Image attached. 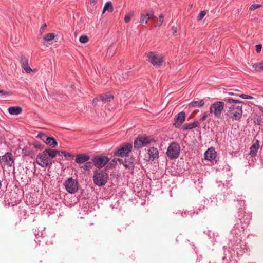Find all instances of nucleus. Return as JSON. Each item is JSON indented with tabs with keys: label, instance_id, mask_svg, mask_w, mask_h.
Wrapping results in <instances>:
<instances>
[{
	"label": "nucleus",
	"instance_id": "nucleus-18",
	"mask_svg": "<svg viewBox=\"0 0 263 263\" xmlns=\"http://www.w3.org/2000/svg\"><path fill=\"white\" fill-rule=\"evenodd\" d=\"M114 98V96L110 92H107L104 95H100V101L103 103L109 102L111 100H113Z\"/></svg>",
	"mask_w": 263,
	"mask_h": 263
},
{
	"label": "nucleus",
	"instance_id": "nucleus-15",
	"mask_svg": "<svg viewBox=\"0 0 263 263\" xmlns=\"http://www.w3.org/2000/svg\"><path fill=\"white\" fill-rule=\"evenodd\" d=\"M259 148V141L257 139H255L254 143L250 148V155L252 157H255L257 155V153Z\"/></svg>",
	"mask_w": 263,
	"mask_h": 263
},
{
	"label": "nucleus",
	"instance_id": "nucleus-50",
	"mask_svg": "<svg viewBox=\"0 0 263 263\" xmlns=\"http://www.w3.org/2000/svg\"><path fill=\"white\" fill-rule=\"evenodd\" d=\"M47 27V25L46 24H44L40 28V32H41V33H42L44 31V29H45V28Z\"/></svg>",
	"mask_w": 263,
	"mask_h": 263
},
{
	"label": "nucleus",
	"instance_id": "nucleus-48",
	"mask_svg": "<svg viewBox=\"0 0 263 263\" xmlns=\"http://www.w3.org/2000/svg\"><path fill=\"white\" fill-rule=\"evenodd\" d=\"M171 30L172 31V33L173 34H175L177 32V28L175 26H172L171 28Z\"/></svg>",
	"mask_w": 263,
	"mask_h": 263
},
{
	"label": "nucleus",
	"instance_id": "nucleus-46",
	"mask_svg": "<svg viewBox=\"0 0 263 263\" xmlns=\"http://www.w3.org/2000/svg\"><path fill=\"white\" fill-rule=\"evenodd\" d=\"M262 48L261 44H258L256 45V51L257 53H260Z\"/></svg>",
	"mask_w": 263,
	"mask_h": 263
},
{
	"label": "nucleus",
	"instance_id": "nucleus-5",
	"mask_svg": "<svg viewBox=\"0 0 263 263\" xmlns=\"http://www.w3.org/2000/svg\"><path fill=\"white\" fill-rule=\"evenodd\" d=\"M180 146L176 142H172L168 147L166 152L167 156L171 160L177 158L180 154Z\"/></svg>",
	"mask_w": 263,
	"mask_h": 263
},
{
	"label": "nucleus",
	"instance_id": "nucleus-25",
	"mask_svg": "<svg viewBox=\"0 0 263 263\" xmlns=\"http://www.w3.org/2000/svg\"><path fill=\"white\" fill-rule=\"evenodd\" d=\"M108 11L109 12H112L113 11V7L111 2L108 1L106 2L104 6L103 13L105 11Z\"/></svg>",
	"mask_w": 263,
	"mask_h": 263
},
{
	"label": "nucleus",
	"instance_id": "nucleus-27",
	"mask_svg": "<svg viewBox=\"0 0 263 263\" xmlns=\"http://www.w3.org/2000/svg\"><path fill=\"white\" fill-rule=\"evenodd\" d=\"M154 14V12L152 9H149L146 11L145 15L147 17V20L145 21V24L147 23L148 20H152L153 18Z\"/></svg>",
	"mask_w": 263,
	"mask_h": 263
},
{
	"label": "nucleus",
	"instance_id": "nucleus-23",
	"mask_svg": "<svg viewBox=\"0 0 263 263\" xmlns=\"http://www.w3.org/2000/svg\"><path fill=\"white\" fill-rule=\"evenodd\" d=\"M55 37V34L54 33H50L46 34L44 38L43 44L44 45L47 46L48 45L46 44V42H49L53 40Z\"/></svg>",
	"mask_w": 263,
	"mask_h": 263
},
{
	"label": "nucleus",
	"instance_id": "nucleus-36",
	"mask_svg": "<svg viewBox=\"0 0 263 263\" xmlns=\"http://www.w3.org/2000/svg\"><path fill=\"white\" fill-rule=\"evenodd\" d=\"M20 62L21 65H24L28 63V60L26 58V57L24 55H21L20 57Z\"/></svg>",
	"mask_w": 263,
	"mask_h": 263
},
{
	"label": "nucleus",
	"instance_id": "nucleus-31",
	"mask_svg": "<svg viewBox=\"0 0 263 263\" xmlns=\"http://www.w3.org/2000/svg\"><path fill=\"white\" fill-rule=\"evenodd\" d=\"M93 162L90 161H87L86 163L81 167V168H83L85 171H88L90 168L92 167Z\"/></svg>",
	"mask_w": 263,
	"mask_h": 263
},
{
	"label": "nucleus",
	"instance_id": "nucleus-52",
	"mask_svg": "<svg viewBox=\"0 0 263 263\" xmlns=\"http://www.w3.org/2000/svg\"><path fill=\"white\" fill-rule=\"evenodd\" d=\"M246 220H247V222H246V225H248V224H249V222H250V219L247 218L246 219Z\"/></svg>",
	"mask_w": 263,
	"mask_h": 263
},
{
	"label": "nucleus",
	"instance_id": "nucleus-7",
	"mask_svg": "<svg viewBox=\"0 0 263 263\" xmlns=\"http://www.w3.org/2000/svg\"><path fill=\"white\" fill-rule=\"evenodd\" d=\"M147 60L154 66H160L163 62V58L154 52H149L147 54Z\"/></svg>",
	"mask_w": 263,
	"mask_h": 263
},
{
	"label": "nucleus",
	"instance_id": "nucleus-32",
	"mask_svg": "<svg viewBox=\"0 0 263 263\" xmlns=\"http://www.w3.org/2000/svg\"><path fill=\"white\" fill-rule=\"evenodd\" d=\"M254 119H256L254 121L255 125H260L263 123V118L261 116H257V118H254Z\"/></svg>",
	"mask_w": 263,
	"mask_h": 263
},
{
	"label": "nucleus",
	"instance_id": "nucleus-44",
	"mask_svg": "<svg viewBox=\"0 0 263 263\" xmlns=\"http://www.w3.org/2000/svg\"><path fill=\"white\" fill-rule=\"evenodd\" d=\"M100 101V95L98 96V97H96L95 98H93V101H92V104L94 106H96L97 105V102L98 101Z\"/></svg>",
	"mask_w": 263,
	"mask_h": 263
},
{
	"label": "nucleus",
	"instance_id": "nucleus-37",
	"mask_svg": "<svg viewBox=\"0 0 263 263\" xmlns=\"http://www.w3.org/2000/svg\"><path fill=\"white\" fill-rule=\"evenodd\" d=\"M88 41L89 39L86 35H81L79 38V41L82 43H86Z\"/></svg>",
	"mask_w": 263,
	"mask_h": 263
},
{
	"label": "nucleus",
	"instance_id": "nucleus-41",
	"mask_svg": "<svg viewBox=\"0 0 263 263\" xmlns=\"http://www.w3.org/2000/svg\"><path fill=\"white\" fill-rule=\"evenodd\" d=\"M261 7V5H255V4H253V5H252L250 7V8L249 9L251 11H253V10H255V9H256L257 8H259Z\"/></svg>",
	"mask_w": 263,
	"mask_h": 263
},
{
	"label": "nucleus",
	"instance_id": "nucleus-4",
	"mask_svg": "<svg viewBox=\"0 0 263 263\" xmlns=\"http://www.w3.org/2000/svg\"><path fill=\"white\" fill-rule=\"evenodd\" d=\"M133 145L130 143H122L114 152V155L119 157H127L132 151Z\"/></svg>",
	"mask_w": 263,
	"mask_h": 263
},
{
	"label": "nucleus",
	"instance_id": "nucleus-24",
	"mask_svg": "<svg viewBox=\"0 0 263 263\" xmlns=\"http://www.w3.org/2000/svg\"><path fill=\"white\" fill-rule=\"evenodd\" d=\"M45 152L47 153L48 156L51 158H54L57 154L59 155V150L53 149L50 148H46Z\"/></svg>",
	"mask_w": 263,
	"mask_h": 263
},
{
	"label": "nucleus",
	"instance_id": "nucleus-8",
	"mask_svg": "<svg viewBox=\"0 0 263 263\" xmlns=\"http://www.w3.org/2000/svg\"><path fill=\"white\" fill-rule=\"evenodd\" d=\"M66 190L69 193L73 194L78 190V182L72 177L68 178L64 183Z\"/></svg>",
	"mask_w": 263,
	"mask_h": 263
},
{
	"label": "nucleus",
	"instance_id": "nucleus-30",
	"mask_svg": "<svg viewBox=\"0 0 263 263\" xmlns=\"http://www.w3.org/2000/svg\"><path fill=\"white\" fill-rule=\"evenodd\" d=\"M59 155H63L65 157H70L72 159H73L74 157V156L72 154H71L68 152H67L65 151H62V150L59 151Z\"/></svg>",
	"mask_w": 263,
	"mask_h": 263
},
{
	"label": "nucleus",
	"instance_id": "nucleus-19",
	"mask_svg": "<svg viewBox=\"0 0 263 263\" xmlns=\"http://www.w3.org/2000/svg\"><path fill=\"white\" fill-rule=\"evenodd\" d=\"M148 154L149 155V159L151 160H154L156 158H158L159 153L156 148L154 147H151L148 150Z\"/></svg>",
	"mask_w": 263,
	"mask_h": 263
},
{
	"label": "nucleus",
	"instance_id": "nucleus-35",
	"mask_svg": "<svg viewBox=\"0 0 263 263\" xmlns=\"http://www.w3.org/2000/svg\"><path fill=\"white\" fill-rule=\"evenodd\" d=\"M47 136L44 134L43 133L40 132L36 136V138L41 139L44 142L46 141V138H47Z\"/></svg>",
	"mask_w": 263,
	"mask_h": 263
},
{
	"label": "nucleus",
	"instance_id": "nucleus-45",
	"mask_svg": "<svg viewBox=\"0 0 263 263\" xmlns=\"http://www.w3.org/2000/svg\"><path fill=\"white\" fill-rule=\"evenodd\" d=\"M40 154L41 155V157H43L44 159H49V156L47 153L45 152V149L43 151L42 153H40Z\"/></svg>",
	"mask_w": 263,
	"mask_h": 263
},
{
	"label": "nucleus",
	"instance_id": "nucleus-51",
	"mask_svg": "<svg viewBox=\"0 0 263 263\" xmlns=\"http://www.w3.org/2000/svg\"><path fill=\"white\" fill-rule=\"evenodd\" d=\"M8 94H9V92L5 91L2 90H0V96L6 95H8Z\"/></svg>",
	"mask_w": 263,
	"mask_h": 263
},
{
	"label": "nucleus",
	"instance_id": "nucleus-55",
	"mask_svg": "<svg viewBox=\"0 0 263 263\" xmlns=\"http://www.w3.org/2000/svg\"><path fill=\"white\" fill-rule=\"evenodd\" d=\"M111 50V48H109L108 50H107V53L109 52V51Z\"/></svg>",
	"mask_w": 263,
	"mask_h": 263
},
{
	"label": "nucleus",
	"instance_id": "nucleus-2",
	"mask_svg": "<svg viewBox=\"0 0 263 263\" xmlns=\"http://www.w3.org/2000/svg\"><path fill=\"white\" fill-rule=\"evenodd\" d=\"M228 116L232 120L240 121L242 115V105H232L229 107Z\"/></svg>",
	"mask_w": 263,
	"mask_h": 263
},
{
	"label": "nucleus",
	"instance_id": "nucleus-33",
	"mask_svg": "<svg viewBox=\"0 0 263 263\" xmlns=\"http://www.w3.org/2000/svg\"><path fill=\"white\" fill-rule=\"evenodd\" d=\"M22 65V68H23L24 69V70L25 71V72H27V73H29L32 71L29 65V63H27V65L24 64V65Z\"/></svg>",
	"mask_w": 263,
	"mask_h": 263
},
{
	"label": "nucleus",
	"instance_id": "nucleus-38",
	"mask_svg": "<svg viewBox=\"0 0 263 263\" xmlns=\"http://www.w3.org/2000/svg\"><path fill=\"white\" fill-rule=\"evenodd\" d=\"M206 15V12L205 11H201L200 12L198 17L197 20L198 21L201 20Z\"/></svg>",
	"mask_w": 263,
	"mask_h": 263
},
{
	"label": "nucleus",
	"instance_id": "nucleus-9",
	"mask_svg": "<svg viewBox=\"0 0 263 263\" xmlns=\"http://www.w3.org/2000/svg\"><path fill=\"white\" fill-rule=\"evenodd\" d=\"M109 160L110 159L108 157L102 155L95 156L92 159L93 165L99 168L104 166Z\"/></svg>",
	"mask_w": 263,
	"mask_h": 263
},
{
	"label": "nucleus",
	"instance_id": "nucleus-10",
	"mask_svg": "<svg viewBox=\"0 0 263 263\" xmlns=\"http://www.w3.org/2000/svg\"><path fill=\"white\" fill-rule=\"evenodd\" d=\"M36 163L42 167H51L52 161L49 159H44L39 154L36 157Z\"/></svg>",
	"mask_w": 263,
	"mask_h": 263
},
{
	"label": "nucleus",
	"instance_id": "nucleus-42",
	"mask_svg": "<svg viewBox=\"0 0 263 263\" xmlns=\"http://www.w3.org/2000/svg\"><path fill=\"white\" fill-rule=\"evenodd\" d=\"M117 161H118L120 164H122L124 165V163H125V159L123 160L122 159L118 158L117 160L116 159H114L112 160V162H116Z\"/></svg>",
	"mask_w": 263,
	"mask_h": 263
},
{
	"label": "nucleus",
	"instance_id": "nucleus-16",
	"mask_svg": "<svg viewBox=\"0 0 263 263\" xmlns=\"http://www.w3.org/2000/svg\"><path fill=\"white\" fill-rule=\"evenodd\" d=\"M34 151L30 147V146H26L22 149L23 157H29L33 158L35 156Z\"/></svg>",
	"mask_w": 263,
	"mask_h": 263
},
{
	"label": "nucleus",
	"instance_id": "nucleus-3",
	"mask_svg": "<svg viewBox=\"0 0 263 263\" xmlns=\"http://www.w3.org/2000/svg\"><path fill=\"white\" fill-rule=\"evenodd\" d=\"M153 141L155 142L154 139L151 136L145 135L138 136L135 140L134 143V148L139 149L145 146L147 144L151 143Z\"/></svg>",
	"mask_w": 263,
	"mask_h": 263
},
{
	"label": "nucleus",
	"instance_id": "nucleus-28",
	"mask_svg": "<svg viewBox=\"0 0 263 263\" xmlns=\"http://www.w3.org/2000/svg\"><path fill=\"white\" fill-rule=\"evenodd\" d=\"M31 145L36 149H38L40 150H42L44 148V146L43 144H41L38 141H34L33 142Z\"/></svg>",
	"mask_w": 263,
	"mask_h": 263
},
{
	"label": "nucleus",
	"instance_id": "nucleus-53",
	"mask_svg": "<svg viewBox=\"0 0 263 263\" xmlns=\"http://www.w3.org/2000/svg\"><path fill=\"white\" fill-rule=\"evenodd\" d=\"M97 0H90V2L91 4H95L96 3Z\"/></svg>",
	"mask_w": 263,
	"mask_h": 263
},
{
	"label": "nucleus",
	"instance_id": "nucleus-49",
	"mask_svg": "<svg viewBox=\"0 0 263 263\" xmlns=\"http://www.w3.org/2000/svg\"><path fill=\"white\" fill-rule=\"evenodd\" d=\"M130 20V16L126 15L124 17V21L126 23H128Z\"/></svg>",
	"mask_w": 263,
	"mask_h": 263
},
{
	"label": "nucleus",
	"instance_id": "nucleus-34",
	"mask_svg": "<svg viewBox=\"0 0 263 263\" xmlns=\"http://www.w3.org/2000/svg\"><path fill=\"white\" fill-rule=\"evenodd\" d=\"M224 101L227 103H242L241 101L238 100H235L232 98H229V99H224Z\"/></svg>",
	"mask_w": 263,
	"mask_h": 263
},
{
	"label": "nucleus",
	"instance_id": "nucleus-14",
	"mask_svg": "<svg viewBox=\"0 0 263 263\" xmlns=\"http://www.w3.org/2000/svg\"><path fill=\"white\" fill-rule=\"evenodd\" d=\"M90 158V156L86 153L80 154L77 155L75 161L78 164H82L88 161Z\"/></svg>",
	"mask_w": 263,
	"mask_h": 263
},
{
	"label": "nucleus",
	"instance_id": "nucleus-17",
	"mask_svg": "<svg viewBox=\"0 0 263 263\" xmlns=\"http://www.w3.org/2000/svg\"><path fill=\"white\" fill-rule=\"evenodd\" d=\"M125 157L126 158H125V163H124V166L126 169H133L135 165V158L132 156L129 157L128 155V156Z\"/></svg>",
	"mask_w": 263,
	"mask_h": 263
},
{
	"label": "nucleus",
	"instance_id": "nucleus-20",
	"mask_svg": "<svg viewBox=\"0 0 263 263\" xmlns=\"http://www.w3.org/2000/svg\"><path fill=\"white\" fill-rule=\"evenodd\" d=\"M8 110L9 113L12 115H18L22 112V108L19 106H11Z\"/></svg>",
	"mask_w": 263,
	"mask_h": 263
},
{
	"label": "nucleus",
	"instance_id": "nucleus-47",
	"mask_svg": "<svg viewBox=\"0 0 263 263\" xmlns=\"http://www.w3.org/2000/svg\"><path fill=\"white\" fill-rule=\"evenodd\" d=\"M208 117V114L205 113L203 115L202 117L200 118V121L201 122H203L205 121Z\"/></svg>",
	"mask_w": 263,
	"mask_h": 263
},
{
	"label": "nucleus",
	"instance_id": "nucleus-40",
	"mask_svg": "<svg viewBox=\"0 0 263 263\" xmlns=\"http://www.w3.org/2000/svg\"><path fill=\"white\" fill-rule=\"evenodd\" d=\"M147 20V17L145 14H142L141 15V18L139 21V23L141 24H143L144 22L145 23L146 20Z\"/></svg>",
	"mask_w": 263,
	"mask_h": 263
},
{
	"label": "nucleus",
	"instance_id": "nucleus-12",
	"mask_svg": "<svg viewBox=\"0 0 263 263\" xmlns=\"http://www.w3.org/2000/svg\"><path fill=\"white\" fill-rule=\"evenodd\" d=\"M185 117L186 115L184 111H181L178 113L174 119V125L175 127L176 128H179L184 122Z\"/></svg>",
	"mask_w": 263,
	"mask_h": 263
},
{
	"label": "nucleus",
	"instance_id": "nucleus-1",
	"mask_svg": "<svg viewBox=\"0 0 263 263\" xmlns=\"http://www.w3.org/2000/svg\"><path fill=\"white\" fill-rule=\"evenodd\" d=\"M108 166H107L105 170H96L93 174V180L94 183L99 186L104 185L108 179V174L106 173V170Z\"/></svg>",
	"mask_w": 263,
	"mask_h": 263
},
{
	"label": "nucleus",
	"instance_id": "nucleus-21",
	"mask_svg": "<svg viewBox=\"0 0 263 263\" xmlns=\"http://www.w3.org/2000/svg\"><path fill=\"white\" fill-rule=\"evenodd\" d=\"M199 124V122L197 121H194L193 123H185L182 126V129L183 131L192 129L197 127Z\"/></svg>",
	"mask_w": 263,
	"mask_h": 263
},
{
	"label": "nucleus",
	"instance_id": "nucleus-54",
	"mask_svg": "<svg viewBox=\"0 0 263 263\" xmlns=\"http://www.w3.org/2000/svg\"><path fill=\"white\" fill-rule=\"evenodd\" d=\"M228 94L230 95H234V93L232 92H229Z\"/></svg>",
	"mask_w": 263,
	"mask_h": 263
},
{
	"label": "nucleus",
	"instance_id": "nucleus-22",
	"mask_svg": "<svg viewBox=\"0 0 263 263\" xmlns=\"http://www.w3.org/2000/svg\"><path fill=\"white\" fill-rule=\"evenodd\" d=\"M45 143L52 148L55 147L58 145L56 140L53 137L48 136L46 138Z\"/></svg>",
	"mask_w": 263,
	"mask_h": 263
},
{
	"label": "nucleus",
	"instance_id": "nucleus-43",
	"mask_svg": "<svg viewBox=\"0 0 263 263\" xmlns=\"http://www.w3.org/2000/svg\"><path fill=\"white\" fill-rule=\"evenodd\" d=\"M239 97L244 99H253V97L251 96L247 95L246 94H241L239 96Z\"/></svg>",
	"mask_w": 263,
	"mask_h": 263
},
{
	"label": "nucleus",
	"instance_id": "nucleus-6",
	"mask_svg": "<svg viewBox=\"0 0 263 263\" xmlns=\"http://www.w3.org/2000/svg\"><path fill=\"white\" fill-rule=\"evenodd\" d=\"M224 103L223 102L217 101L211 105L210 112L213 114L216 118H221L222 111L224 108Z\"/></svg>",
	"mask_w": 263,
	"mask_h": 263
},
{
	"label": "nucleus",
	"instance_id": "nucleus-11",
	"mask_svg": "<svg viewBox=\"0 0 263 263\" xmlns=\"http://www.w3.org/2000/svg\"><path fill=\"white\" fill-rule=\"evenodd\" d=\"M1 160L2 162H3L5 165L6 164L9 166H12L14 163L13 155L10 152H7L2 156Z\"/></svg>",
	"mask_w": 263,
	"mask_h": 263
},
{
	"label": "nucleus",
	"instance_id": "nucleus-29",
	"mask_svg": "<svg viewBox=\"0 0 263 263\" xmlns=\"http://www.w3.org/2000/svg\"><path fill=\"white\" fill-rule=\"evenodd\" d=\"M263 64L262 62H260L257 64H255L253 65V67L256 71L260 72L263 71Z\"/></svg>",
	"mask_w": 263,
	"mask_h": 263
},
{
	"label": "nucleus",
	"instance_id": "nucleus-13",
	"mask_svg": "<svg viewBox=\"0 0 263 263\" xmlns=\"http://www.w3.org/2000/svg\"><path fill=\"white\" fill-rule=\"evenodd\" d=\"M204 156L205 160L212 161L216 158V152L214 148L211 147L206 151Z\"/></svg>",
	"mask_w": 263,
	"mask_h": 263
},
{
	"label": "nucleus",
	"instance_id": "nucleus-39",
	"mask_svg": "<svg viewBox=\"0 0 263 263\" xmlns=\"http://www.w3.org/2000/svg\"><path fill=\"white\" fill-rule=\"evenodd\" d=\"M164 20V16L162 14H161L159 17V21L157 23V26H160L162 24Z\"/></svg>",
	"mask_w": 263,
	"mask_h": 263
},
{
	"label": "nucleus",
	"instance_id": "nucleus-26",
	"mask_svg": "<svg viewBox=\"0 0 263 263\" xmlns=\"http://www.w3.org/2000/svg\"><path fill=\"white\" fill-rule=\"evenodd\" d=\"M204 104V102L203 100H201L200 101H192L191 103V105L193 107H200L202 106Z\"/></svg>",
	"mask_w": 263,
	"mask_h": 263
}]
</instances>
